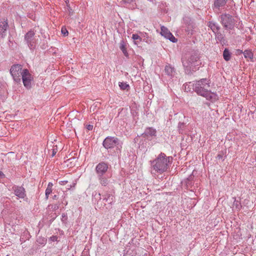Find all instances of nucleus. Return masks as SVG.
<instances>
[{
    "instance_id": "nucleus-1",
    "label": "nucleus",
    "mask_w": 256,
    "mask_h": 256,
    "mask_svg": "<svg viewBox=\"0 0 256 256\" xmlns=\"http://www.w3.org/2000/svg\"><path fill=\"white\" fill-rule=\"evenodd\" d=\"M210 88L209 80L206 78H203L197 81L194 84V89L198 95L202 96L206 98V100L214 102L218 99V96L215 93L212 92L209 90Z\"/></svg>"
},
{
    "instance_id": "nucleus-2",
    "label": "nucleus",
    "mask_w": 256,
    "mask_h": 256,
    "mask_svg": "<svg viewBox=\"0 0 256 256\" xmlns=\"http://www.w3.org/2000/svg\"><path fill=\"white\" fill-rule=\"evenodd\" d=\"M170 162V157L164 154H160L158 157L152 162L153 170L156 172L162 174L166 171Z\"/></svg>"
},
{
    "instance_id": "nucleus-3",
    "label": "nucleus",
    "mask_w": 256,
    "mask_h": 256,
    "mask_svg": "<svg viewBox=\"0 0 256 256\" xmlns=\"http://www.w3.org/2000/svg\"><path fill=\"white\" fill-rule=\"evenodd\" d=\"M22 70V66L20 64H16L12 66L10 72L14 80L16 82H20Z\"/></svg>"
},
{
    "instance_id": "nucleus-4",
    "label": "nucleus",
    "mask_w": 256,
    "mask_h": 256,
    "mask_svg": "<svg viewBox=\"0 0 256 256\" xmlns=\"http://www.w3.org/2000/svg\"><path fill=\"white\" fill-rule=\"evenodd\" d=\"M118 144V140L115 137L108 136L103 142V146L107 149L113 148Z\"/></svg>"
},
{
    "instance_id": "nucleus-5",
    "label": "nucleus",
    "mask_w": 256,
    "mask_h": 256,
    "mask_svg": "<svg viewBox=\"0 0 256 256\" xmlns=\"http://www.w3.org/2000/svg\"><path fill=\"white\" fill-rule=\"evenodd\" d=\"M21 77H22L24 86L27 88H30L32 79L28 70L26 69L23 70Z\"/></svg>"
},
{
    "instance_id": "nucleus-6",
    "label": "nucleus",
    "mask_w": 256,
    "mask_h": 256,
    "mask_svg": "<svg viewBox=\"0 0 256 256\" xmlns=\"http://www.w3.org/2000/svg\"><path fill=\"white\" fill-rule=\"evenodd\" d=\"M222 22L224 26L228 28H232L234 24V20L229 14H224L221 17Z\"/></svg>"
},
{
    "instance_id": "nucleus-7",
    "label": "nucleus",
    "mask_w": 256,
    "mask_h": 256,
    "mask_svg": "<svg viewBox=\"0 0 256 256\" xmlns=\"http://www.w3.org/2000/svg\"><path fill=\"white\" fill-rule=\"evenodd\" d=\"M160 34L173 42H177V39L175 38L170 30L164 26H161Z\"/></svg>"
},
{
    "instance_id": "nucleus-8",
    "label": "nucleus",
    "mask_w": 256,
    "mask_h": 256,
    "mask_svg": "<svg viewBox=\"0 0 256 256\" xmlns=\"http://www.w3.org/2000/svg\"><path fill=\"white\" fill-rule=\"evenodd\" d=\"M8 28L7 20H0V37L3 38L6 35V32Z\"/></svg>"
},
{
    "instance_id": "nucleus-9",
    "label": "nucleus",
    "mask_w": 256,
    "mask_h": 256,
    "mask_svg": "<svg viewBox=\"0 0 256 256\" xmlns=\"http://www.w3.org/2000/svg\"><path fill=\"white\" fill-rule=\"evenodd\" d=\"M108 170V166L104 162L100 163L96 167V170L98 173L103 174Z\"/></svg>"
},
{
    "instance_id": "nucleus-10",
    "label": "nucleus",
    "mask_w": 256,
    "mask_h": 256,
    "mask_svg": "<svg viewBox=\"0 0 256 256\" xmlns=\"http://www.w3.org/2000/svg\"><path fill=\"white\" fill-rule=\"evenodd\" d=\"M15 194L20 198H24L26 196L25 190L22 187H18L14 190Z\"/></svg>"
},
{
    "instance_id": "nucleus-11",
    "label": "nucleus",
    "mask_w": 256,
    "mask_h": 256,
    "mask_svg": "<svg viewBox=\"0 0 256 256\" xmlns=\"http://www.w3.org/2000/svg\"><path fill=\"white\" fill-rule=\"evenodd\" d=\"M34 34V32L33 30H30L26 33L24 38L28 43H30L32 41Z\"/></svg>"
},
{
    "instance_id": "nucleus-12",
    "label": "nucleus",
    "mask_w": 256,
    "mask_h": 256,
    "mask_svg": "<svg viewBox=\"0 0 256 256\" xmlns=\"http://www.w3.org/2000/svg\"><path fill=\"white\" fill-rule=\"evenodd\" d=\"M244 58L247 59V60L253 61L254 55L251 50H244Z\"/></svg>"
},
{
    "instance_id": "nucleus-13",
    "label": "nucleus",
    "mask_w": 256,
    "mask_h": 256,
    "mask_svg": "<svg viewBox=\"0 0 256 256\" xmlns=\"http://www.w3.org/2000/svg\"><path fill=\"white\" fill-rule=\"evenodd\" d=\"M156 130L152 128H147L145 131V134L146 136H155L156 134Z\"/></svg>"
},
{
    "instance_id": "nucleus-14",
    "label": "nucleus",
    "mask_w": 256,
    "mask_h": 256,
    "mask_svg": "<svg viewBox=\"0 0 256 256\" xmlns=\"http://www.w3.org/2000/svg\"><path fill=\"white\" fill-rule=\"evenodd\" d=\"M132 39L134 44L138 45L142 42V38L137 34L132 35Z\"/></svg>"
},
{
    "instance_id": "nucleus-15",
    "label": "nucleus",
    "mask_w": 256,
    "mask_h": 256,
    "mask_svg": "<svg viewBox=\"0 0 256 256\" xmlns=\"http://www.w3.org/2000/svg\"><path fill=\"white\" fill-rule=\"evenodd\" d=\"M120 48L122 50V52L126 56H128V52H127V50H126V43L124 41H122V42H120Z\"/></svg>"
},
{
    "instance_id": "nucleus-16",
    "label": "nucleus",
    "mask_w": 256,
    "mask_h": 256,
    "mask_svg": "<svg viewBox=\"0 0 256 256\" xmlns=\"http://www.w3.org/2000/svg\"><path fill=\"white\" fill-rule=\"evenodd\" d=\"M53 184L52 182H49L48 185V187L46 190V198H48V196L52 192V187Z\"/></svg>"
},
{
    "instance_id": "nucleus-17",
    "label": "nucleus",
    "mask_w": 256,
    "mask_h": 256,
    "mask_svg": "<svg viewBox=\"0 0 256 256\" xmlns=\"http://www.w3.org/2000/svg\"><path fill=\"white\" fill-rule=\"evenodd\" d=\"M227 0H216L214 6L216 7H220L225 4Z\"/></svg>"
},
{
    "instance_id": "nucleus-18",
    "label": "nucleus",
    "mask_w": 256,
    "mask_h": 256,
    "mask_svg": "<svg viewBox=\"0 0 256 256\" xmlns=\"http://www.w3.org/2000/svg\"><path fill=\"white\" fill-rule=\"evenodd\" d=\"M223 56H224V59L226 61H228L230 60V53L228 49L226 48L224 50V51Z\"/></svg>"
},
{
    "instance_id": "nucleus-19",
    "label": "nucleus",
    "mask_w": 256,
    "mask_h": 256,
    "mask_svg": "<svg viewBox=\"0 0 256 256\" xmlns=\"http://www.w3.org/2000/svg\"><path fill=\"white\" fill-rule=\"evenodd\" d=\"M164 71L167 74L171 75L173 72L174 68L169 65L166 66L164 68Z\"/></svg>"
},
{
    "instance_id": "nucleus-20",
    "label": "nucleus",
    "mask_w": 256,
    "mask_h": 256,
    "mask_svg": "<svg viewBox=\"0 0 256 256\" xmlns=\"http://www.w3.org/2000/svg\"><path fill=\"white\" fill-rule=\"evenodd\" d=\"M119 86L120 88L123 90H126L129 87L128 84L125 82H119Z\"/></svg>"
},
{
    "instance_id": "nucleus-21",
    "label": "nucleus",
    "mask_w": 256,
    "mask_h": 256,
    "mask_svg": "<svg viewBox=\"0 0 256 256\" xmlns=\"http://www.w3.org/2000/svg\"><path fill=\"white\" fill-rule=\"evenodd\" d=\"M208 26L210 28L212 29V30L214 32L216 30H218V28L217 26H216V25L214 23L212 22H209V24H208Z\"/></svg>"
},
{
    "instance_id": "nucleus-22",
    "label": "nucleus",
    "mask_w": 256,
    "mask_h": 256,
    "mask_svg": "<svg viewBox=\"0 0 256 256\" xmlns=\"http://www.w3.org/2000/svg\"><path fill=\"white\" fill-rule=\"evenodd\" d=\"M61 32L64 36H66L68 35V31L67 30L66 28L65 27H62Z\"/></svg>"
},
{
    "instance_id": "nucleus-23",
    "label": "nucleus",
    "mask_w": 256,
    "mask_h": 256,
    "mask_svg": "<svg viewBox=\"0 0 256 256\" xmlns=\"http://www.w3.org/2000/svg\"><path fill=\"white\" fill-rule=\"evenodd\" d=\"M242 53L244 54V52H242V50H239V49L236 50V55H239V54H242Z\"/></svg>"
},
{
    "instance_id": "nucleus-24",
    "label": "nucleus",
    "mask_w": 256,
    "mask_h": 256,
    "mask_svg": "<svg viewBox=\"0 0 256 256\" xmlns=\"http://www.w3.org/2000/svg\"><path fill=\"white\" fill-rule=\"evenodd\" d=\"M100 183H101L102 185L106 186V184H107V180H105V179H102V180H101Z\"/></svg>"
},
{
    "instance_id": "nucleus-25",
    "label": "nucleus",
    "mask_w": 256,
    "mask_h": 256,
    "mask_svg": "<svg viewBox=\"0 0 256 256\" xmlns=\"http://www.w3.org/2000/svg\"><path fill=\"white\" fill-rule=\"evenodd\" d=\"M125 3L131 4L134 2V0H122Z\"/></svg>"
},
{
    "instance_id": "nucleus-26",
    "label": "nucleus",
    "mask_w": 256,
    "mask_h": 256,
    "mask_svg": "<svg viewBox=\"0 0 256 256\" xmlns=\"http://www.w3.org/2000/svg\"><path fill=\"white\" fill-rule=\"evenodd\" d=\"M92 128H93L92 125L88 124L86 126V128L89 130H92Z\"/></svg>"
},
{
    "instance_id": "nucleus-27",
    "label": "nucleus",
    "mask_w": 256,
    "mask_h": 256,
    "mask_svg": "<svg viewBox=\"0 0 256 256\" xmlns=\"http://www.w3.org/2000/svg\"><path fill=\"white\" fill-rule=\"evenodd\" d=\"M56 150H55L54 149H53L52 150V156L53 157L56 154Z\"/></svg>"
},
{
    "instance_id": "nucleus-28",
    "label": "nucleus",
    "mask_w": 256,
    "mask_h": 256,
    "mask_svg": "<svg viewBox=\"0 0 256 256\" xmlns=\"http://www.w3.org/2000/svg\"><path fill=\"white\" fill-rule=\"evenodd\" d=\"M2 174V172H0V176Z\"/></svg>"
}]
</instances>
